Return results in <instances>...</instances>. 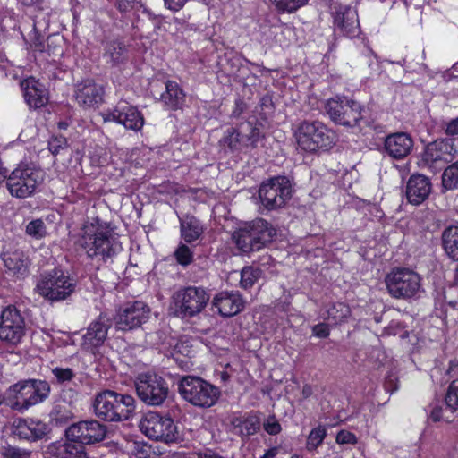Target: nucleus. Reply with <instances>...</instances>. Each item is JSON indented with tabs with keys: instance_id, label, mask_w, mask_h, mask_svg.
Here are the masks:
<instances>
[{
	"instance_id": "nucleus-1",
	"label": "nucleus",
	"mask_w": 458,
	"mask_h": 458,
	"mask_svg": "<svg viewBox=\"0 0 458 458\" xmlns=\"http://www.w3.org/2000/svg\"><path fill=\"white\" fill-rule=\"evenodd\" d=\"M79 244L89 258H98L103 261H106L122 250L121 243L109 227L100 223L98 218L84 225Z\"/></svg>"
},
{
	"instance_id": "nucleus-2",
	"label": "nucleus",
	"mask_w": 458,
	"mask_h": 458,
	"mask_svg": "<svg viewBox=\"0 0 458 458\" xmlns=\"http://www.w3.org/2000/svg\"><path fill=\"white\" fill-rule=\"evenodd\" d=\"M92 406L94 414L98 419L118 422L131 418L135 411V400L130 394L105 390L95 396Z\"/></svg>"
},
{
	"instance_id": "nucleus-3",
	"label": "nucleus",
	"mask_w": 458,
	"mask_h": 458,
	"mask_svg": "<svg viewBox=\"0 0 458 458\" xmlns=\"http://www.w3.org/2000/svg\"><path fill=\"white\" fill-rule=\"evenodd\" d=\"M6 179V188L11 196L17 199H26L36 193L42 185L45 173L33 164L20 163Z\"/></svg>"
},
{
	"instance_id": "nucleus-4",
	"label": "nucleus",
	"mask_w": 458,
	"mask_h": 458,
	"mask_svg": "<svg viewBox=\"0 0 458 458\" xmlns=\"http://www.w3.org/2000/svg\"><path fill=\"white\" fill-rule=\"evenodd\" d=\"M295 138L298 146L307 152L327 150L337 140L335 132L328 129L322 122L308 120L299 124L295 131Z\"/></svg>"
},
{
	"instance_id": "nucleus-5",
	"label": "nucleus",
	"mask_w": 458,
	"mask_h": 458,
	"mask_svg": "<svg viewBox=\"0 0 458 458\" xmlns=\"http://www.w3.org/2000/svg\"><path fill=\"white\" fill-rule=\"evenodd\" d=\"M276 229L265 219H255L233 234L236 246L243 253L258 251L273 241Z\"/></svg>"
},
{
	"instance_id": "nucleus-6",
	"label": "nucleus",
	"mask_w": 458,
	"mask_h": 458,
	"mask_svg": "<svg viewBox=\"0 0 458 458\" xmlns=\"http://www.w3.org/2000/svg\"><path fill=\"white\" fill-rule=\"evenodd\" d=\"M178 391L185 401L200 408L215 405L221 395L218 387L195 376L182 377L178 385Z\"/></svg>"
},
{
	"instance_id": "nucleus-7",
	"label": "nucleus",
	"mask_w": 458,
	"mask_h": 458,
	"mask_svg": "<svg viewBox=\"0 0 458 458\" xmlns=\"http://www.w3.org/2000/svg\"><path fill=\"white\" fill-rule=\"evenodd\" d=\"M75 288L76 281L58 268L41 274L36 284L38 293L51 301L67 299Z\"/></svg>"
},
{
	"instance_id": "nucleus-8",
	"label": "nucleus",
	"mask_w": 458,
	"mask_h": 458,
	"mask_svg": "<svg viewBox=\"0 0 458 458\" xmlns=\"http://www.w3.org/2000/svg\"><path fill=\"white\" fill-rule=\"evenodd\" d=\"M134 386L138 397L148 405L160 406L169 394V384L155 372H143L136 376Z\"/></svg>"
},
{
	"instance_id": "nucleus-9",
	"label": "nucleus",
	"mask_w": 458,
	"mask_h": 458,
	"mask_svg": "<svg viewBox=\"0 0 458 458\" xmlns=\"http://www.w3.org/2000/svg\"><path fill=\"white\" fill-rule=\"evenodd\" d=\"M325 110L335 123L353 127L362 119L364 109L359 102L348 97L336 96L327 101Z\"/></svg>"
},
{
	"instance_id": "nucleus-10",
	"label": "nucleus",
	"mask_w": 458,
	"mask_h": 458,
	"mask_svg": "<svg viewBox=\"0 0 458 458\" xmlns=\"http://www.w3.org/2000/svg\"><path fill=\"white\" fill-rule=\"evenodd\" d=\"M50 393V386L42 380L19 382L9 388V394L14 399L13 408L27 410L46 400Z\"/></svg>"
},
{
	"instance_id": "nucleus-11",
	"label": "nucleus",
	"mask_w": 458,
	"mask_h": 458,
	"mask_svg": "<svg viewBox=\"0 0 458 458\" xmlns=\"http://www.w3.org/2000/svg\"><path fill=\"white\" fill-rule=\"evenodd\" d=\"M209 295L202 287L189 286L174 294L175 314L190 318L199 314L207 306Z\"/></svg>"
},
{
	"instance_id": "nucleus-12",
	"label": "nucleus",
	"mask_w": 458,
	"mask_h": 458,
	"mask_svg": "<svg viewBox=\"0 0 458 458\" xmlns=\"http://www.w3.org/2000/svg\"><path fill=\"white\" fill-rule=\"evenodd\" d=\"M292 185L285 176H277L263 182L259 191L262 205L267 210L283 208L292 197Z\"/></svg>"
},
{
	"instance_id": "nucleus-13",
	"label": "nucleus",
	"mask_w": 458,
	"mask_h": 458,
	"mask_svg": "<svg viewBox=\"0 0 458 458\" xmlns=\"http://www.w3.org/2000/svg\"><path fill=\"white\" fill-rule=\"evenodd\" d=\"M140 431L148 438L161 440L166 443L177 438V427L169 416H162L156 411L144 415L140 422Z\"/></svg>"
},
{
	"instance_id": "nucleus-14",
	"label": "nucleus",
	"mask_w": 458,
	"mask_h": 458,
	"mask_svg": "<svg viewBox=\"0 0 458 458\" xmlns=\"http://www.w3.org/2000/svg\"><path fill=\"white\" fill-rule=\"evenodd\" d=\"M26 334V322L21 311L14 306L4 308L0 314V340L17 345Z\"/></svg>"
},
{
	"instance_id": "nucleus-15",
	"label": "nucleus",
	"mask_w": 458,
	"mask_h": 458,
	"mask_svg": "<svg viewBox=\"0 0 458 458\" xmlns=\"http://www.w3.org/2000/svg\"><path fill=\"white\" fill-rule=\"evenodd\" d=\"M150 317V308L143 301L127 302L120 308L115 317L117 329L126 331L140 327Z\"/></svg>"
},
{
	"instance_id": "nucleus-16",
	"label": "nucleus",
	"mask_w": 458,
	"mask_h": 458,
	"mask_svg": "<svg viewBox=\"0 0 458 458\" xmlns=\"http://www.w3.org/2000/svg\"><path fill=\"white\" fill-rule=\"evenodd\" d=\"M105 122H115L123 124L126 129L138 131L144 125L142 114L137 107L126 102H119L114 109H108L102 114Z\"/></svg>"
},
{
	"instance_id": "nucleus-17",
	"label": "nucleus",
	"mask_w": 458,
	"mask_h": 458,
	"mask_svg": "<svg viewBox=\"0 0 458 458\" xmlns=\"http://www.w3.org/2000/svg\"><path fill=\"white\" fill-rule=\"evenodd\" d=\"M111 326V318L106 314L101 313L88 327L87 332L81 339V348L87 352H94L105 343Z\"/></svg>"
},
{
	"instance_id": "nucleus-18",
	"label": "nucleus",
	"mask_w": 458,
	"mask_h": 458,
	"mask_svg": "<svg viewBox=\"0 0 458 458\" xmlns=\"http://www.w3.org/2000/svg\"><path fill=\"white\" fill-rule=\"evenodd\" d=\"M106 433V427L95 420L80 421L65 431L66 437L84 444L99 442L104 439Z\"/></svg>"
},
{
	"instance_id": "nucleus-19",
	"label": "nucleus",
	"mask_w": 458,
	"mask_h": 458,
	"mask_svg": "<svg viewBox=\"0 0 458 458\" xmlns=\"http://www.w3.org/2000/svg\"><path fill=\"white\" fill-rule=\"evenodd\" d=\"M335 30L348 38H356L360 27L356 10L350 6H339L334 15Z\"/></svg>"
},
{
	"instance_id": "nucleus-20",
	"label": "nucleus",
	"mask_w": 458,
	"mask_h": 458,
	"mask_svg": "<svg viewBox=\"0 0 458 458\" xmlns=\"http://www.w3.org/2000/svg\"><path fill=\"white\" fill-rule=\"evenodd\" d=\"M453 147L449 140H438L428 144L424 152L423 161L431 168L452 158Z\"/></svg>"
},
{
	"instance_id": "nucleus-21",
	"label": "nucleus",
	"mask_w": 458,
	"mask_h": 458,
	"mask_svg": "<svg viewBox=\"0 0 458 458\" xmlns=\"http://www.w3.org/2000/svg\"><path fill=\"white\" fill-rule=\"evenodd\" d=\"M212 304L223 317L238 314L244 306L242 296L236 292H221L216 295Z\"/></svg>"
},
{
	"instance_id": "nucleus-22",
	"label": "nucleus",
	"mask_w": 458,
	"mask_h": 458,
	"mask_svg": "<svg viewBox=\"0 0 458 458\" xmlns=\"http://www.w3.org/2000/svg\"><path fill=\"white\" fill-rule=\"evenodd\" d=\"M103 89L93 81H84L76 86L75 98L84 107H93L102 102Z\"/></svg>"
},
{
	"instance_id": "nucleus-23",
	"label": "nucleus",
	"mask_w": 458,
	"mask_h": 458,
	"mask_svg": "<svg viewBox=\"0 0 458 458\" xmlns=\"http://www.w3.org/2000/svg\"><path fill=\"white\" fill-rule=\"evenodd\" d=\"M24 91V98L30 108H40L44 106L47 101V92L44 85L34 78H29L21 82Z\"/></svg>"
},
{
	"instance_id": "nucleus-24",
	"label": "nucleus",
	"mask_w": 458,
	"mask_h": 458,
	"mask_svg": "<svg viewBox=\"0 0 458 458\" xmlns=\"http://www.w3.org/2000/svg\"><path fill=\"white\" fill-rule=\"evenodd\" d=\"M430 191V182L423 175H413L407 182L406 197L408 201L413 205L422 203L428 197Z\"/></svg>"
},
{
	"instance_id": "nucleus-25",
	"label": "nucleus",
	"mask_w": 458,
	"mask_h": 458,
	"mask_svg": "<svg viewBox=\"0 0 458 458\" xmlns=\"http://www.w3.org/2000/svg\"><path fill=\"white\" fill-rule=\"evenodd\" d=\"M77 397L78 394L72 389L63 391L62 400L55 405L52 411L56 421L65 423L73 418L72 404Z\"/></svg>"
},
{
	"instance_id": "nucleus-26",
	"label": "nucleus",
	"mask_w": 458,
	"mask_h": 458,
	"mask_svg": "<svg viewBox=\"0 0 458 458\" xmlns=\"http://www.w3.org/2000/svg\"><path fill=\"white\" fill-rule=\"evenodd\" d=\"M47 430V425L39 420H22L18 421L15 434L21 438L35 441L42 438Z\"/></svg>"
},
{
	"instance_id": "nucleus-27",
	"label": "nucleus",
	"mask_w": 458,
	"mask_h": 458,
	"mask_svg": "<svg viewBox=\"0 0 458 458\" xmlns=\"http://www.w3.org/2000/svg\"><path fill=\"white\" fill-rule=\"evenodd\" d=\"M161 102L170 110H177L185 103V94L179 84L173 81L165 82V91L161 94Z\"/></svg>"
},
{
	"instance_id": "nucleus-28",
	"label": "nucleus",
	"mask_w": 458,
	"mask_h": 458,
	"mask_svg": "<svg viewBox=\"0 0 458 458\" xmlns=\"http://www.w3.org/2000/svg\"><path fill=\"white\" fill-rule=\"evenodd\" d=\"M422 293L420 274L412 269L403 267V298L417 299Z\"/></svg>"
},
{
	"instance_id": "nucleus-29",
	"label": "nucleus",
	"mask_w": 458,
	"mask_h": 458,
	"mask_svg": "<svg viewBox=\"0 0 458 458\" xmlns=\"http://www.w3.org/2000/svg\"><path fill=\"white\" fill-rule=\"evenodd\" d=\"M181 237L187 242L191 243L198 240L204 232V228L199 219L193 216L187 215L180 219Z\"/></svg>"
},
{
	"instance_id": "nucleus-30",
	"label": "nucleus",
	"mask_w": 458,
	"mask_h": 458,
	"mask_svg": "<svg viewBox=\"0 0 458 458\" xmlns=\"http://www.w3.org/2000/svg\"><path fill=\"white\" fill-rule=\"evenodd\" d=\"M442 245L447 257L458 261V225H451L444 230Z\"/></svg>"
},
{
	"instance_id": "nucleus-31",
	"label": "nucleus",
	"mask_w": 458,
	"mask_h": 458,
	"mask_svg": "<svg viewBox=\"0 0 458 458\" xmlns=\"http://www.w3.org/2000/svg\"><path fill=\"white\" fill-rule=\"evenodd\" d=\"M237 128L246 148H257L258 142L263 137L260 129L250 122L242 123Z\"/></svg>"
},
{
	"instance_id": "nucleus-32",
	"label": "nucleus",
	"mask_w": 458,
	"mask_h": 458,
	"mask_svg": "<svg viewBox=\"0 0 458 458\" xmlns=\"http://www.w3.org/2000/svg\"><path fill=\"white\" fill-rule=\"evenodd\" d=\"M232 424L235 433L242 437L254 435L260 427L259 420L255 416H250L246 419L236 418L233 420Z\"/></svg>"
},
{
	"instance_id": "nucleus-33",
	"label": "nucleus",
	"mask_w": 458,
	"mask_h": 458,
	"mask_svg": "<svg viewBox=\"0 0 458 458\" xmlns=\"http://www.w3.org/2000/svg\"><path fill=\"white\" fill-rule=\"evenodd\" d=\"M5 267L14 274L23 275L27 271L28 260L22 252H12L4 258Z\"/></svg>"
},
{
	"instance_id": "nucleus-34",
	"label": "nucleus",
	"mask_w": 458,
	"mask_h": 458,
	"mask_svg": "<svg viewBox=\"0 0 458 458\" xmlns=\"http://www.w3.org/2000/svg\"><path fill=\"white\" fill-rule=\"evenodd\" d=\"M220 143L223 147L228 148L232 152L247 149L245 144L242 142V137H240L237 127L228 129L220 140Z\"/></svg>"
},
{
	"instance_id": "nucleus-35",
	"label": "nucleus",
	"mask_w": 458,
	"mask_h": 458,
	"mask_svg": "<svg viewBox=\"0 0 458 458\" xmlns=\"http://www.w3.org/2000/svg\"><path fill=\"white\" fill-rule=\"evenodd\" d=\"M263 271L258 267H244L241 271L240 285L243 289L251 288L261 277Z\"/></svg>"
},
{
	"instance_id": "nucleus-36",
	"label": "nucleus",
	"mask_w": 458,
	"mask_h": 458,
	"mask_svg": "<svg viewBox=\"0 0 458 458\" xmlns=\"http://www.w3.org/2000/svg\"><path fill=\"white\" fill-rule=\"evenodd\" d=\"M26 44L33 51L43 52L45 47V37L38 30L35 21L32 22V30L23 37Z\"/></svg>"
},
{
	"instance_id": "nucleus-37",
	"label": "nucleus",
	"mask_w": 458,
	"mask_h": 458,
	"mask_svg": "<svg viewBox=\"0 0 458 458\" xmlns=\"http://www.w3.org/2000/svg\"><path fill=\"white\" fill-rule=\"evenodd\" d=\"M126 47L120 41L109 42L106 47L105 56L108 57L113 64H119L125 59Z\"/></svg>"
},
{
	"instance_id": "nucleus-38",
	"label": "nucleus",
	"mask_w": 458,
	"mask_h": 458,
	"mask_svg": "<svg viewBox=\"0 0 458 458\" xmlns=\"http://www.w3.org/2000/svg\"><path fill=\"white\" fill-rule=\"evenodd\" d=\"M351 315V310L348 305L343 302L334 303L327 310V319H331L335 324L344 322Z\"/></svg>"
},
{
	"instance_id": "nucleus-39",
	"label": "nucleus",
	"mask_w": 458,
	"mask_h": 458,
	"mask_svg": "<svg viewBox=\"0 0 458 458\" xmlns=\"http://www.w3.org/2000/svg\"><path fill=\"white\" fill-rule=\"evenodd\" d=\"M442 184L445 190L458 188V160L445 169L442 175Z\"/></svg>"
},
{
	"instance_id": "nucleus-40",
	"label": "nucleus",
	"mask_w": 458,
	"mask_h": 458,
	"mask_svg": "<svg viewBox=\"0 0 458 458\" xmlns=\"http://www.w3.org/2000/svg\"><path fill=\"white\" fill-rule=\"evenodd\" d=\"M386 285L389 293L399 299L401 297V268L396 267L386 277Z\"/></svg>"
},
{
	"instance_id": "nucleus-41",
	"label": "nucleus",
	"mask_w": 458,
	"mask_h": 458,
	"mask_svg": "<svg viewBox=\"0 0 458 458\" xmlns=\"http://www.w3.org/2000/svg\"><path fill=\"white\" fill-rule=\"evenodd\" d=\"M385 148L387 154L395 159L401 158V133L396 132L386 137Z\"/></svg>"
},
{
	"instance_id": "nucleus-42",
	"label": "nucleus",
	"mask_w": 458,
	"mask_h": 458,
	"mask_svg": "<svg viewBox=\"0 0 458 458\" xmlns=\"http://www.w3.org/2000/svg\"><path fill=\"white\" fill-rule=\"evenodd\" d=\"M84 443H81L77 440H71L67 437L66 441H64V448L67 458H82L85 455Z\"/></svg>"
},
{
	"instance_id": "nucleus-43",
	"label": "nucleus",
	"mask_w": 458,
	"mask_h": 458,
	"mask_svg": "<svg viewBox=\"0 0 458 458\" xmlns=\"http://www.w3.org/2000/svg\"><path fill=\"white\" fill-rule=\"evenodd\" d=\"M26 233L35 240L46 237L47 227L42 219H34L26 225Z\"/></svg>"
},
{
	"instance_id": "nucleus-44",
	"label": "nucleus",
	"mask_w": 458,
	"mask_h": 458,
	"mask_svg": "<svg viewBox=\"0 0 458 458\" xmlns=\"http://www.w3.org/2000/svg\"><path fill=\"white\" fill-rule=\"evenodd\" d=\"M309 0H273L276 10L280 13H293L305 5Z\"/></svg>"
},
{
	"instance_id": "nucleus-45",
	"label": "nucleus",
	"mask_w": 458,
	"mask_h": 458,
	"mask_svg": "<svg viewBox=\"0 0 458 458\" xmlns=\"http://www.w3.org/2000/svg\"><path fill=\"white\" fill-rule=\"evenodd\" d=\"M445 404L451 411L458 410V378L453 380L447 388Z\"/></svg>"
},
{
	"instance_id": "nucleus-46",
	"label": "nucleus",
	"mask_w": 458,
	"mask_h": 458,
	"mask_svg": "<svg viewBox=\"0 0 458 458\" xmlns=\"http://www.w3.org/2000/svg\"><path fill=\"white\" fill-rule=\"evenodd\" d=\"M176 261L182 266H188L193 261V252L185 244L180 243L174 251Z\"/></svg>"
},
{
	"instance_id": "nucleus-47",
	"label": "nucleus",
	"mask_w": 458,
	"mask_h": 458,
	"mask_svg": "<svg viewBox=\"0 0 458 458\" xmlns=\"http://www.w3.org/2000/svg\"><path fill=\"white\" fill-rule=\"evenodd\" d=\"M52 374L57 384L71 382L75 377V373L70 368L55 367L52 369Z\"/></svg>"
},
{
	"instance_id": "nucleus-48",
	"label": "nucleus",
	"mask_w": 458,
	"mask_h": 458,
	"mask_svg": "<svg viewBox=\"0 0 458 458\" xmlns=\"http://www.w3.org/2000/svg\"><path fill=\"white\" fill-rule=\"evenodd\" d=\"M327 435V430L323 427H318L311 430L307 439L309 448H316L322 443Z\"/></svg>"
},
{
	"instance_id": "nucleus-49",
	"label": "nucleus",
	"mask_w": 458,
	"mask_h": 458,
	"mask_svg": "<svg viewBox=\"0 0 458 458\" xmlns=\"http://www.w3.org/2000/svg\"><path fill=\"white\" fill-rule=\"evenodd\" d=\"M65 450L66 449L64 448V441H58L47 446V454L55 458H67L64 456Z\"/></svg>"
},
{
	"instance_id": "nucleus-50",
	"label": "nucleus",
	"mask_w": 458,
	"mask_h": 458,
	"mask_svg": "<svg viewBox=\"0 0 458 458\" xmlns=\"http://www.w3.org/2000/svg\"><path fill=\"white\" fill-rule=\"evenodd\" d=\"M66 146V139L63 136L52 138L48 143L49 150L52 154L57 155L60 149L64 148Z\"/></svg>"
},
{
	"instance_id": "nucleus-51",
	"label": "nucleus",
	"mask_w": 458,
	"mask_h": 458,
	"mask_svg": "<svg viewBox=\"0 0 458 458\" xmlns=\"http://www.w3.org/2000/svg\"><path fill=\"white\" fill-rule=\"evenodd\" d=\"M263 426L264 429L270 435H276L281 431V426L274 416H269Z\"/></svg>"
},
{
	"instance_id": "nucleus-52",
	"label": "nucleus",
	"mask_w": 458,
	"mask_h": 458,
	"mask_svg": "<svg viewBox=\"0 0 458 458\" xmlns=\"http://www.w3.org/2000/svg\"><path fill=\"white\" fill-rule=\"evenodd\" d=\"M335 439L338 444H354L357 442L356 436L347 430L339 431Z\"/></svg>"
},
{
	"instance_id": "nucleus-53",
	"label": "nucleus",
	"mask_w": 458,
	"mask_h": 458,
	"mask_svg": "<svg viewBox=\"0 0 458 458\" xmlns=\"http://www.w3.org/2000/svg\"><path fill=\"white\" fill-rule=\"evenodd\" d=\"M189 0H164L165 8L172 12H178L183 8Z\"/></svg>"
},
{
	"instance_id": "nucleus-54",
	"label": "nucleus",
	"mask_w": 458,
	"mask_h": 458,
	"mask_svg": "<svg viewBox=\"0 0 458 458\" xmlns=\"http://www.w3.org/2000/svg\"><path fill=\"white\" fill-rule=\"evenodd\" d=\"M313 334L320 338H327L329 335V328L324 323L318 324L312 328Z\"/></svg>"
},
{
	"instance_id": "nucleus-55",
	"label": "nucleus",
	"mask_w": 458,
	"mask_h": 458,
	"mask_svg": "<svg viewBox=\"0 0 458 458\" xmlns=\"http://www.w3.org/2000/svg\"><path fill=\"white\" fill-rule=\"evenodd\" d=\"M443 417V408L441 405L434 404L429 411V419L433 421H440Z\"/></svg>"
},
{
	"instance_id": "nucleus-56",
	"label": "nucleus",
	"mask_w": 458,
	"mask_h": 458,
	"mask_svg": "<svg viewBox=\"0 0 458 458\" xmlns=\"http://www.w3.org/2000/svg\"><path fill=\"white\" fill-rule=\"evenodd\" d=\"M413 141L410 135L403 132V157L411 153Z\"/></svg>"
},
{
	"instance_id": "nucleus-57",
	"label": "nucleus",
	"mask_w": 458,
	"mask_h": 458,
	"mask_svg": "<svg viewBox=\"0 0 458 458\" xmlns=\"http://www.w3.org/2000/svg\"><path fill=\"white\" fill-rule=\"evenodd\" d=\"M116 7L122 13L131 10L133 6L132 0H116Z\"/></svg>"
},
{
	"instance_id": "nucleus-58",
	"label": "nucleus",
	"mask_w": 458,
	"mask_h": 458,
	"mask_svg": "<svg viewBox=\"0 0 458 458\" xmlns=\"http://www.w3.org/2000/svg\"><path fill=\"white\" fill-rule=\"evenodd\" d=\"M446 132L451 135L458 134V118L451 121L447 124Z\"/></svg>"
},
{
	"instance_id": "nucleus-59",
	"label": "nucleus",
	"mask_w": 458,
	"mask_h": 458,
	"mask_svg": "<svg viewBox=\"0 0 458 458\" xmlns=\"http://www.w3.org/2000/svg\"><path fill=\"white\" fill-rule=\"evenodd\" d=\"M3 454L4 458H21L22 455L20 451L15 448H8Z\"/></svg>"
},
{
	"instance_id": "nucleus-60",
	"label": "nucleus",
	"mask_w": 458,
	"mask_h": 458,
	"mask_svg": "<svg viewBox=\"0 0 458 458\" xmlns=\"http://www.w3.org/2000/svg\"><path fill=\"white\" fill-rule=\"evenodd\" d=\"M393 382L392 375L388 376L385 384V387L387 391L394 392L398 390V386L396 384L394 385Z\"/></svg>"
},
{
	"instance_id": "nucleus-61",
	"label": "nucleus",
	"mask_w": 458,
	"mask_h": 458,
	"mask_svg": "<svg viewBox=\"0 0 458 458\" xmlns=\"http://www.w3.org/2000/svg\"><path fill=\"white\" fill-rule=\"evenodd\" d=\"M312 394V387L309 385H305L302 388V396L308 398Z\"/></svg>"
},
{
	"instance_id": "nucleus-62",
	"label": "nucleus",
	"mask_w": 458,
	"mask_h": 458,
	"mask_svg": "<svg viewBox=\"0 0 458 458\" xmlns=\"http://www.w3.org/2000/svg\"><path fill=\"white\" fill-rule=\"evenodd\" d=\"M242 103H237L236 104V108L233 111V116L234 117H238L240 116V114L242 113L243 111V108L242 106Z\"/></svg>"
},
{
	"instance_id": "nucleus-63",
	"label": "nucleus",
	"mask_w": 458,
	"mask_h": 458,
	"mask_svg": "<svg viewBox=\"0 0 458 458\" xmlns=\"http://www.w3.org/2000/svg\"><path fill=\"white\" fill-rule=\"evenodd\" d=\"M25 6H33L39 3L40 0H19Z\"/></svg>"
},
{
	"instance_id": "nucleus-64",
	"label": "nucleus",
	"mask_w": 458,
	"mask_h": 458,
	"mask_svg": "<svg viewBox=\"0 0 458 458\" xmlns=\"http://www.w3.org/2000/svg\"><path fill=\"white\" fill-rule=\"evenodd\" d=\"M451 75L453 77H458V61L453 65L451 69Z\"/></svg>"
}]
</instances>
